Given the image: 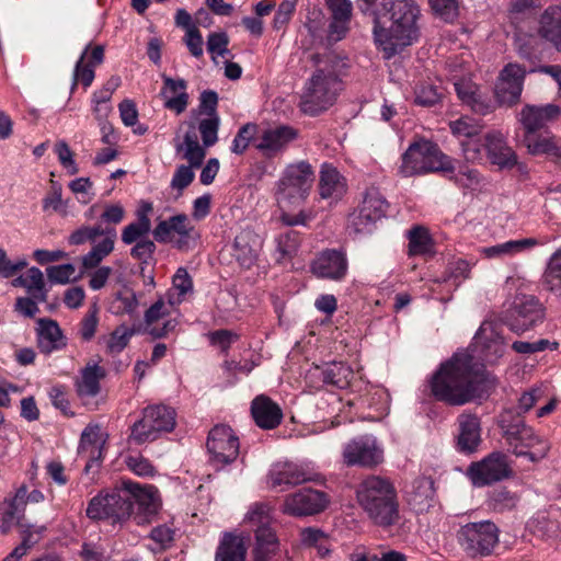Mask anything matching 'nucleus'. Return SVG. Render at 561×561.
Returning <instances> with one entry per match:
<instances>
[{"mask_svg": "<svg viewBox=\"0 0 561 561\" xmlns=\"http://www.w3.org/2000/svg\"><path fill=\"white\" fill-rule=\"evenodd\" d=\"M321 374L324 383L340 389L346 388L353 378L352 368L343 363H333L325 367Z\"/></svg>", "mask_w": 561, "mask_h": 561, "instance_id": "37998d69", "label": "nucleus"}, {"mask_svg": "<svg viewBox=\"0 0 561 561\" xmlns=\"http://www.w3.org/2000/svg\"><path fill=\"white\" fill-rule=\"evenodd\" d=\"M174 148L191 167L199 168L206 157L207 147L198 141L195 123L188 124V129L183 139H180V137L174 139Z\"/></svg>", "mask_w": 561, "mask_h": 561, "instance_id": "a878e982", "label": "nucleus"}, {"mask_svg": "<svg viewBox=\"0 0 561 561\" xmlns=\"http://www.w3.org/2000/svg\"><path fill=\"white\" fill-rule=\"evenodd\" d=\"M44 494L39 490L27 492L25 485L16 490L14 497L10 503L9 510L3 514L1 530L8 533L14 520L23 518V513L27 503H41L44 501Z\"/></svg>", "mask_w": 561, "mask_h": 561, "instance_id": "c85d7f7f", "label": "nucleus"}, {"mask_svg": "<svg viewBox=\"0 0 561 561\" xmlns=\"http://www.w3.org/2000/svg\"><path fill=\"white\" fill-rule=\"evenodd\" d=\"M131 493L133 516L137 525H145L151 522L161 506L158 489L153 485H140L127 482Z\"/></svg>", "mask_w": 561, "mask_h": 561, "instance_id": "a211bd4d", "label": "nucleus"}, {"mask_svg": "<svg viewBox=\"0 0 561 561\" xmlns=\"http://www.w3.org/2000/svg\"><path fill=\"white\" fill-rule=\"evenodd\" d=\"M327 505L328 499L323 492L302 489L286 496L283 511L293 516H307L322 512Z\"/></svg>", "mask_w": 561, "mask_h": 561, "instance_id": "6ab92c4d", "label": "nucleus"}, {"mask_svg": "<svg viewBox=\"0 0 561 561\" xmlns=\"http://www.w3.org/2000/svg\"><path fill=\"white\" fill-rule=\"evenodd\" d=\"M480 420L474 414L461 413L458 416V448L463 453H473L481 444Z\"/></svg>", "mask_w": 561, "mask_h": 561, "instance_id": "c756f323", "label": "nucleus"}, {"mask_svg": "<svg viewBox=\"0 0 561 561\" xmlns=\"http://www.w3.org/2000/svg\"><path fill=\"white\" fill-rule=\"evenodd\" d=\"M36 333L38 348L45 354H50L66 346V339L55 320L38 319Z\"/></svg>", "mask_w": 561, "mask_h": 561, "instance_id": "473e14b6", "label": "nucleus"}, {"mask_svg": "<svg viewBox=\"0 0 561 561\" xmlns=\"http://www.w3.org/2000/svg\"><path fill=\"white\" fill-rule=\"evenodd\" d=\"M138 307V299L133 290H124L117 294L114 300L116 313L131 314Z\"/></svg>", "mask_w": 561, "mask_h": 561, "instance_id": "052dcab7", "label": "nucleus"}, {"mask_svg": "<svg viewBox=\"0 0 561 561\" xmlns=\"http://www.w3.org/2000/svg\"><path fill=\"white\" fill-rule=\"evenodd\" d=\"M474 344L481 346L483 360L495 363L505 353L506 343L492 322H483L474 336Z\"/></svg>", "mask_w": 561, "mask_h": 561, "instance_id": "5701e85b", "label": "nucleus"}, {"mask_svg": "<svg viewBox=\"0 0 561 561\" xmlns=\"http://www.w3.org/2000/svg\"><path fill=\"white\" fill-rule=\"evenodd\" d=\"M347 259L344 252L324 250L312 262L311 271L319 278L341 280L347 273Z\"/></svg>", "mask_w": 561, "mask_h": 561, "instance_id": "aec40b11", "label": "nucleus"}, {"mask_svg": "<svg viewBox=\"0 0 561 561\" xmlns=\"http://www.w3.org/2000/svg\"><path fill=\"white\" fill-rule=\"evenodd\" d=\"M261 237L252 230H242L234 239L233 255L242 267L255 264L262 249Z\"/></svg>", "mask_w": 561, "mask_h": 561, "instance_id": "bb28decb", "label": "nucleus"}, {"mask_svg": "<svg viewBox=\"0 0 561 561\" xmlns=\"http://www.w3.org/2000/svg\"><path fill=\"white\" fill-rule=\"evenodd\" d=\"M276 243L277 262L284 263L297 253L300 243L299 233L294 230H287L276 238Z\"/></svg>", "mask_w": 561, "mask_h": 561, "instance_id": "49530a36", "label": "nucleus"}, {"mask_svg": "<svg viewBox=\"0 0 561 561\" xmlns=\"http://www.w3.org/2000/svg\"><path fill=\"white\" fill-rule=\"evenodd\" d=\"M524 144L531 154H559V147L556 139L548 134L536 135L529 134L524 135Z\"/></svg>", "mask_w": 561, "mask_h": 561, "instance_id": "79ce46f5", "label": "nucleus"}, {"mask_svg": "<svg viewBox=\"0 0 561 561\" xmlns=\"http://www.w3.org/2000/svg\"><path fill=\"white\" fill-rule=\"evenodd\" d=\"M245 519L256 527V537L257 531L262 528L272 529L270 527L272 522V507L267 503H254L250 506Z\"/></svg>", "mask_w": 561, "mask_h": 561, "instance_id": "09e8293b", "label": "nucleus"}, {"mask_svg": "<svg viewBox=\"0 0 561 561\" xmlns=\"http://www.w3.org/2000/svg\"><path fill=\"white\" fill-rule=\"evenodd\" d=\"M116 238L117 232L113 227L83 225L70 233L68 243L71 245H80L89 241L93 243L90 251L81 259L82 268L88 271L94 270L114 251Z\"/></svg>", "mask_w": 561, "mask_h": 561, "instance_id": "6e6552de", "label": "nucleus"}, {"mask_svg": "<svg viewBox=\"0 0 561 561\" xmlns=\"http://www.w3.org/2000/svg\"><path fill=\"white\" fill-rule=\"evenodd\" d=\"M388 203L382 195L375 188L367 191L359 210L363 211V216L371 217L376 221L381 219L386 215Z\"/></svg>", "mask_w": 561, "mask_h": 561, "instance_id": "c03bdc74", "label": "nucleus"}, {"mask_svg": "<svg viewBox=\"0 0 561 561\" xmlns=\"http://www.w3.org/2000/svg\"><path fill=\"white\" fill-rule=\"evenodd\" d=\"M432 172H454L451 160L430 140L412 142L402 154L399 173L409 178Z\"/></svg>", "mask_w": 561, "mask_h": 561, "instance_id": "0eeeda50", "label": "nucleus"}, {"mask_svg": "<svg viewBox=\"0 0 561 561\" xmlns=\"http://www.w3.org/2000/svg\"><path fill=\"white\" fill-rule=\"evenodd\" d=\"M484 381V365L469 351H460L443 363L434 374L431 391L439 401L463 405L480 397Z\"/></svg>", "mask_w": 561, "mask_h": 561, "instance_id": "f257e3e1", "label": "nucleus"}, {"mask_svg": "<svg viewBox=\"0 0 561 561\" xmlns=\"http://www.w3.org/2000/svg\"><path fill=\"white\" fill-rule=\"evenodd\" d=\"M103 46H94L90 51V45H88L76 62L71 90H73L79 82H81L85 88L90 87L94 79L93 68L96 65H100L103 61Z\"/></svg>", "mask_w": 561, "mask_h": 561, "instance_id": "b1692460", "label": "nucleus"}, {"mask_svg": "<svg viewBox=\"0 0 561 561\" xmlns=\"http://www.w3.org/2000/svg\"><path fill=\"white\" fill-rule=\"evenodd\" d=\"M467 478L476 488H483L508 479L513 469L508 456L502 451H493L467 468Z\"/></svg>", "mask_w": 561, "mask_h": 561, "instance_id": "9b49d317", "label": "nucleus"}, {"mask_svg": "<svg viewBox=\"0 0 561 561\" xmlns=\"http://www.w3.org/2000/svg\"><path fill=\"white\" fill-rule=\"evenodd\" d=\"M450 130L458 137L473 138L481 131V126L470 117H461L449 123Z\"/></svg>", "mask_w": 561, "mask_h": 561, "instance_id": "13d9d810", "label": "nucleus"}, {"mask_svg": "<svg viewBox=\"0 0 561 561\" xmlns=\"http://www.w3.org/2000/svg\"><path fill=\"white\" fill-rule=\"evenodd\" d=\"M85 513L91 519H111L113 523L128 519L133 514V503L127 482L119 490L94 496Z\"/></svg>", "mask_w": 561, "mask_h": 561, "instance_id": "9d476101", "label": "nucleus"}, {"mask_svg": "<svg viewBox=\"0 0 561 561\" xmlns=\"http://www.w3.org/2000/svg\"><path fill=\"white\" fill-rule=\"evenodd\" d=\"M344 465L373 468L383 461V449L373 435H362L348 440L342 450Z\"/></svg>", "mask_w": 561, "mask_h": 561, "instance_id": "ddd939ff", "label": "nucleus"}, {"mask_svg": "<svg viewBox=\"0 0 561 561\" xmlns=\"http://www.w3.org/2000/svg\"><path fill=\"white\" fill-rule=\"evenodd\" d=\"M542 319L541 304L535 297L524 296L516 300L505 323L513 333L520 335L536 327Z\"/></svg>", "mask_w": 561, "mask_h": 561, "instance_id": "dca6fc26", "label": "nucleus"}, {"mask_svg": "<svg viewBox=\"0 0 561 561\" xmlns=\"http://www.w3.org/2000/svg\"><path fill=\"white\" fill-rule=\"evenodd\" d=\"M419 18L420 8L414 0H394L390 10V26L385 27L376 22L375 43L386 59L392 58L417 39Z\"/></svg>", "mask_w": 561, "mask_h": 561, "instance_id": "7ed1b4c3", "label": "nucleus"}, {"mask_svg": "<svg viewBox=\"0 0 561 561\" xmlns=\"http://www.w3.org/2000/svg\"><path fill=\"white\" fill-rule=\"evenodd\" d=\"M543 278L551 291L561 295V250L550 256Z\"/></svg>", "mask_w": 561, "mask_h": 561, "instance_id": "8fccbe9b", "label": "nucleus"}, {"mask_svg": "<svg viewBox=\"0 0 561 561\" xmlns=\"http://www.w3.org/2000/svg\"><path fill=\"white\" fill-rule=\"evenodd\" d=\"M313 478L304 468L295 463H277L273 467L268 474V484L272 489L280 488L279 491H284L285 488L310 481Z\"/></svg>", "mask_w": 561, "mask_h": 561, "instance_id": "cd10ccee", "label": "nucleus"}, {"mask_svg": "<svg viewBox=\"0 0 561 561\" xmlns=\"http://www.w3.org/2000/svg\"><path fill=\"white\" fill-rule=\"evenodd\" d=\"M455 91L459 100L478 114H486L493 110V105L480 91L479 87L470 78H460L451 75Z\"/></svg>", "mask_w": 561, "mask_h": 561, "instance_id": "4be33fe9", "label": "nucleus"}, {"mask_svg": "<svg viewBox=\"0 0 561 561\" xmlns=\"http://www.w3.org/2000/svg\"><path fill=\"white\" fill-rule=\"evenodd\" d=\"M327 4L332 16L330 24L331 37L340 41L348 31L353 10L352 2L350 0H327Z\"/></svg>", "mask_w": 561, "mask_h": 561, "instance_id": "e433bc0d", "label": "nucleus"}, {"mask_svg": "<svg viewBox=\"0 0 561 561\" xmlns=\"http://www.w3.org/2000/svg\"><path fill=\"white\" fill-rule=\"evenodd\" d=\"M245 548L238 537L226 535L221 540L215 561H244Z\"/></svg>", "mask_w": 561, "mask_h": 561, "instance_id": "ea45409f", "label": "nucleus"}, {"mask_svg": "<svg viewBox=\"0 0 561 561\" xmlns=\"http://www.w3.org/2000/svg\"><path fill=\"white\" fill-rule=\"evenodd\" d=\"M437 88L430 83L421 84L415 92V101L423 106H433L440 100Z\"/></svg>", "mask_w": 561, "mask_h": 561, "instance_id": "774afa93", "label": "nucleus"}, {"mask_svg": "<svg viewBox=\"0 0 561 561\" xmlns=\"http://www.w3.org/2000/svg\"><path fill=\"white\" fill-rule=\"evenodd\" d=\"M279 542L273 529L257 531L253 548V561H278Z\"/></svg>", "mask_w": 561, "mask_h": 561, "instance_id": "4c0bfd02", "label": "nucleus"}, {"mask_svg": "<svg viewBox=\"0 0 561 561\" xmlns=\"http://www.w3.org/2000/svg\"><path fill=\"white\" fill-rule=\"evenodd\" d=\"M26 266L27 261L25 259L22 257L11 261L7 255V252L0 248V276L3 278L13 277Z\"/></svg>", "mask_w": 561, "mask_h": 561, "instance_id": "e2e57ef3", "label": "nucleus"}, {"mask_svg": "<svg viewBox=\"0 0 561 561\" xmlns=\"http://www.w3.org/2000/svg\"><path fill=\"white\" fill-rule=\"evenodd\" d=\"M546 241L537 238H524L518 240H508L491 247H484L480 253L486 259H505L512 257L518 253L531 250L537 245L545 244Z\"/></svg>", "mask_w": 561, "mask_h": 561, "instance_id": "c9c22d12", "label": "nucleus"}, {"mask_svg": "<svg viewBox=\"0 0 561 561\" xmlns=\"http://www.w3.org/2000/svg\"><path fill=\"white\" fill-rule=\"evenodd\" d=\"M471 266V263L462 259L450 262L446 270L445 280H453L455 286H459L465 279L469 278Z\"/></svg>", "mask_w": 561, "mask_h": 561, "instance_id": "4d7b16f0", "label": "nucleus"}, {"mask_svg": "<svg viewBox=\"0 0 561 561\" xmlns=\"http://www.w3.org/2000/svg\"><path fill=\"white\" fill-rule=\"evenodd\" d=\"M561 116V107L556 104L525 105L518 114L525 135L535 134L546 127L547 124Z\"/></svg>", "mask_w": 561, "mask_h": 561, "instance_id": "412c9836", "label": "nucleus"}, {"mask_svg": "<svg viewBox=\"0 0 561 561\" xmlns=\"http://www.w3.org/2000/svg\"><path fill=\"white\" fill-rule=\"evenodd\" d=\"M499 528L490 520L468 523L458 533V540L471 557L489 556L499 542Z\"/></svg>", "mask_w": 561, "mask_h": 561, "instance_id": "f8f14e48", "label": "nucleus"}, {"mask_svg": "<svg viewBox=\"0 0 561 561\" xmlns=\"http://www.w3.org/2000/svg\"><path fill=\"white\" fill-rule=\"evenodd\" d=\"M175 426V411L164 404L149 405L144 409L140 420L131 426L129 439L137 445L156 440L162 433L171 432Z\"/></svg>", "mask_w": 561, "mask_h": 561, "instance_id": "1a4fd4ad", "label": "nucleus"}, {"mask_svg": "<svg viewBox=\"0 0 561 561\" xmlns=\"http://www.w3.org/2000/svg\"><path fill=\"white\" fill-rule=\"evenodd\" d=\"M297 138V130L290 126H276L265 129L256 144V148L266 156H275L283 151L289 142Z\"/></svg>", "mask_w": 561, "mask_h": 561, "instance_id": "393cba45", "label": "nucleus"}, {"mask_svg": "<svg viewBox=\"0 0 561 561\" xmlns=\"http://www.w3.org/2000/svg\"><path fill=\"white\" fill-rule=\"evenodd\" d=\"M98 324V307L94 305L88 310L80 323L79 333L81 339L90 341L95 335Z\"/></svg>", "mask_w": 561, "mask_h": 561, "instance_id": "0e129e2a", "label": "nucleus"}, {"mask_svg": "<svg viewBox=\"0 0 561 561\" xmlns=\"http://www.w3.org/2000/svg\"><path fill=\"white\" fill-rule=\"evenodd\" d=\"M163 88L160 92L163 99L164 107L175 112L183 113L188 105V94L186 93V81L184 79H172L163 76Z\"/></svg>", "mask_w": 561, "mask_h": 561, "instance_id": "2f4dec72", "label": "nucleus"}, {"mask_svg": "<svg viewBox=\"0 0 561 561\" xmlns=\"http://www.w3.org/2000/svg\"><path fill=\"white\" fill-rule=\"evenodd\" d=\"M485 150L491 162L500 168H513L517 163V156L499 131L485 135Z\"/></svg>", "mask_w": 561, "mask_h": 561, "instance_id": "72a5a7b5", "label": "nucleus"}, {"mask_svg": "<svg viewBox=\"0 0 561 561\" xmlns=\"http://www.w3.org/2000/svg\"><path fill=\"white\" fill-rule=\"evenodd\" d=\"M219 124L218 115L207 116L198 122L196 129L201 133L205 147H211L217 142Z\"/></svg>", "mask_w": 561, "mask_h": 561, "instance_id": "603ef678", "label": "nucleus"}, {"mask_svg": "<svg viewBox=\"0 0 561 561\" xmlns=\"http://www.w3.org/2000/svg\"><path fill=\"white\" fill-rule=\"evenodd\" d=\"M251 412L256 425L264 430L275 428L283 419L278 404L265 396H259L252 401Z\"/></svg>", "mask_w": 561, "mask_h": 561, "instance_id": "f704fd0d", "label": "nucleus"}, {"mask_svg": "<svg viewBox=\"0 0 561 561\" xmlns=\"http://www.w3.org/2000/svg\"><path fill=\"white\" fill-rule=\"evenodd\" d=\"M540 34L561 51V7H549L540 20Z\"/></svg>", "mask_w": 561, "mask_h": 561, "instance_id": "58836bf2", "label": "nucleus"}, {"mask_svg": "<svg viewBox=\"0 0 561 561\" xmlns=\"http://www.w3.org/2000/svg\"><path fill=\"white\" fill-rule=\"evenodd\" d=\"M344 176L332 164L324 163L320 170L319 194L322 199L337 201L346 193Z\"/></svg>", "mask_w": 561, "mask_h": 561, "instance_id": "7c9ffc66", "label": "nucleus"}, {"mask_svg": "<svg viewBox=\"0 0 561 561\" xmlns=\"http://www.w3.org/2000/svg\"><path fill=\"white\" fill-rule=\"evenodd\" d=\"M25 290L35 300L45 302L47 300V290L43 272L37 267H31L25 273Z\"/></svg>", "mask_w": 561, "mask_h": 561, "instance_id": "de8ad7c7", "label": "nucleus"}, {"mask_svg": "<svg viewBox=\"0 0 561 561\" xmlns=\"http://www.w3.org/2000/svg\"><path fill=\"white\" fill-rule=\"evenodd\" d=\"M356 495L359 506L375 525L388 528L399 523L397 493L388 480L370 476L359 483Z\"/></svg>", "mask_w": 561, "mask_h": 561, "instance_id": "20e7f679", "label": "nucleus"}, {"mask_svg": "<svg viewBox=\"0 0 561 561\" xmlns=\"http://www.w3.org/2000/svg\"><path fill=\"white\" fill-rule=\"evenodd\" d=\"M104 376V369L99 365H89L82 371V379L78 385L81 397H94L100 391V379Z\"/></svg>", "mask_w": 561, "mask_h": 561, "instance_id": "a19ab883", "label": "nucleus"}, {"mask_svg": "<svg viewBox=\"0 0 561 561\" xmlns=\"http://www.w3.org/2000/svg\"><path fill=\"white\" fill-rule=\"evenodd\" d=\"M20 530L21 546L28 552L42 538L45 526H33L24 523L22 519L14 520Z\"/></svg>", "mask_w": 561, "mask_h": 561, "instance_id": "3c124183", "label": "nucleus"}, {"mask_svg": "<svg viewBox=\"0 0 561 561\" xmlns=\"http://www.w3.org/2000/svg\"><path fill=\"white\" fill-rule=\"evenodd\" d=\"M257 126L255 124L248 123L243 125L237 133L231 151L237 154L243 153L249 147L251 140L256 135Z\"/></svg>", "mask_w": 561, "mask_h": 561, "instance_id": "bf43d9fd", "label": "nucleus"}, {"mask_svg": "<svg viewBox=\"0 0 561 561\" xmlns=\"http://www.w3.org/2000/svg\"><path fill=\"white\" fill-rule=\"evenodd\" d=\"M526 69L518 64L506 65L497 78L494 94L500 105L513 106L520 100Z\"/></svg>", "mask_w": 561, "mask_h": 561, "instance_id": "f3484780", "label": "nucleus"}, {"mask_svg": "<svg viewBox=\"0 0 561 561\" xmlns=\"http://www.w3.org/2000/svg\"><path fill=\"white\" fill-rule=\"evenodd\" d=\"M153 237L159 242H173L179 250H188L195 245L197 232L186 215H176L161 220L153 229Z\"/></svg>", "mask_w": 561, "mask_h": 561, "instance_id": "4468645a", "label": "nucleus"}, {"mask_svg": "<svg viewBox=\"0 0 561 561\" xmlns=\"http://www.w3.org/2000/svg\"><path fill=\"white\" fill-rule=\"evenodd\" d=\"M312 60L316 69L306 82L300 107L309 115H317L332 106L342 90L340 77L345 62L333 53L313 55Z\"/></svg>", "mask_w": 561, "mask_h": 561, "instance_id": "f03ea898", "label": "nucleus"}, {"mask_svg": "<svg viewBox=\"0 0 561 561\" xmlns=\"http://www.w3.org/2000/svg\"><path fill=\"white\" fill-rule=\"evenodd\" d=\"M178 305H170V298L167 297V300L160 298L156 301L145 313V321L147 324H152L158 320L162 319L165 316H169L171 311Z\"/></svg>", "mask_w": 561, "mask_h": 561, "instance_id": "680f3d73", "label": "nucleus"}, {"mask_svg": "<svg viewBox=\"0 0 561 561\" xmlns=\"http://www.w3.org/2000/svg\"><path fill=\"white\" fill-rule=\"evenodd\" d=\"M173 289L176 293L169 291L167 297L170 298V305H180L187 294L193 291V280L183 267H180L172 278Z\"/></svg>", "mask_w": 561, "mask_h": 561, "instance_id": "a18cd8bd", "label": "nucleus"}, {"mask_svg": "<svg viewBox=\"0 0 561 561\" xmlns=\"http://www.w3.org/2000/svg\"><path fill=\"white\" fill-rule=\"evenodd\" d=\"M461 148L463 158L468 162H480L483 160L486 153L485 136L483 137V139L478 136L470 139H465L461 141Z\"/></svg>", "mask_w": 561, "mask_h": 561, "instance_id": "6e6d98bb", "label": "nucleus"}, {"mask_svg": "<svg viewBox=\"0 0 561 561\" xmlns=\"http://www.w3.org/2000/svg\"><path fill=\"white\" fill-rule=\"evenodd\" d=\"M103 443L104 439L99 425L90 424L83 430L80 440L81 449H87L88 447L99 449Z\"/></svg>", "mask_w": 561, "mask_h": 561, "instance_id": "338daca9", "label": "nucleus"}, {"mask_svg": "<svg viewBox=\"0 0 561 561\" xmlns=\"http://www.w3.org/2000/svg\"><path fill=\"white\" fill-rule=\"evenodd\" d=\"M194 168L195 167H191L190 164L179 165L173 174L171 187L179 191V193L187 187L195 178Z\"/></svg>", "mask_w": 561, "mask_h": 561, "instance_id": "69168bd1", "label": "nucleus"}, {"mask_svg": "<svg viewBox=\"0 0 561 561\" xmlns=\"http://www.w3.org/2000/svg\"><path fill=\"white\" fill-rule=\"evenodd\" d=\"M409 251L412 255L426 254L431 251V238L426 229L415 227L409 231Z\"/></svg>", "mask_w": 561, "mask_h": 561, "instance_id": "864d4df0", "label": "nucleus"}, {"mask_svg": "<svg viewBox=\"0 0 561 561\" xmlns=\"http://www.w3.org/2000/svg\"><path fill=\"white\" fill-rule=\"evenodd\" d=\"M207 449L210 461L220 468L236 460L239 455V439L227 425H216L208 435Z\"/></svg>", "mask_w": 561, "mask_h": 561, "instance_id": "2eb2a0df", "label": "nucleus"}, {"mask_svg": "<svg viewBox=\"0 0 561 561\" xmlns=\"http://www.w3.org/2000/svg\"><path fill=\"white\" fill-rule=\"evenodd\" d=\"M134 335V330L126 327H117L108 336L106 341V348L110 354H119L129 343L130 337Z\"/></svg>", "mask_w": 561, "mask_h": 561, "instance_id": "5fc2aeb1", "label": "nucleus"}, {"mask_svg": "<svg viewBox=\"0 0 561 561\" xmlns=\"http://www.w3.org/2000/svg\"><path fill=\"white\" fill-rule=\"evenodd\" d=\"M314 182V171L307 161L289 163L276 183L275 198L280 209H289L304 203Z\"/></svg>", "mask_w": 561, "mask_h": 561, "instance_id": "423d86ee", "label": "nucleus"}, {"mask_svg": "<svg viewBox=\"0 0 561 561\" xmlns=\"http://www.w3.org/2000/svg\"><path fill=\"white\" fill-rule=\"evenodd\" d=\"M499 425L503 438L516 456H526L531 461H538L548 454V443L538 436L522 416L515 415L513 410H505L500 415Z\"/></svg>", "mask_w": 561, "mask_h": 561, "instance_id": "39448f33", "label": "nucleus"}]
</instances>
